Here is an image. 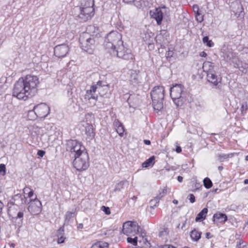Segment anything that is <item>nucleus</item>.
Returning <instances> with one entry per match:
<instances>
[{"instance_id": "obj_1", "label": "nucleus", "mask_w": 248, "mask_h": 248, "mask_svg": "<svg viewBox=\"0 0 248 248\" xmlns=\"http://www.w3.org/2000/svg\"><path fill=\"white\" fill-rule=\"evenodd\" d=\"M39 85V78L37 76L27 75L20 78L15 82L13 96L18 100L27 101L36 94Z\"/></svg>"}, {"instance_id": "obj_2", "label": "nucleus", "mask_w": 248, "mask_h": 248, "mask_svg": "<svg viewBox=\"0 0 248 248\" xmlns=\"http://www.w3.org/2000/svg\"><path fill=\"white\" fill-rule=\"evenodd\" d=\"M87 30L88 32L80 35L79 42L82 49L92 54L99 44L101 35L99 28L94 25L89 26Z\"/></svg>"}, {"instance_id": "obj_3", "label": "nucleus", "mask_w": 248, "mask_h": 248, "mask_svg": "<svg viewBox=\"0 0 248 248\" xmlns=\"http://www.w3.org/2000/svg\"><path fill=\"white\" fill-rule=\"evenodd\" d=\"M94 0H84L78 6L79 13L78 19L81 22L91 20L95 15Z\"/></svg>"}, {"instance_id": "obj_4", "label": "nucleus", "mask_w": 248, "mask_h": 248, "mask_svg": "<svg viewBox=\"0 0 248 248\" xmlns=\"http://www.w3.org/2000/svg\"><path fill=\"white\" fill-rule=\"evenodd\" d=\"M123 43L122 34L117 31H112L106 36L104 46L110 53H115V49Z\"/></svg>"}, {"instance_id": "obj_5", "label": "nucleus", "mask_w": 248, "mask_h": 248, "mask_svg": "<svg viewBox=\"0 0 248 248\" xmlns=\"http://www.w3.org/2000/svg\"><path fill=\"white\" fill-rule=\"evenodd\" d=\"M50 113V108L46 103H41L34 106L32 109L29 110L27 118L29 120H35L37 118H44Z\"/></svg>"}, {"instance_id": "obj_6", "label": "nucleus", "mask_w": 248, "mask_h": 248, "mask_svg": "<svg viewBox=\"0 0 248 248\" xmlns=\"http://www.w3.org/2000/svg\"><path fill=\"white\" fill-rule=\"evenodd\" d=\"M165 88L162 86H156L151 92L152 104L155 110L159 111L163 108Z\"/></svg>"}, {"instance_id": "obj_7", "label": "nucleus", "mask_w": 248, "mask_h": 248, "mask_svg": "<svg viewBox=\"0 0 248 248\" xmlns=\"http://www.w3.org/2000/svg\"><path fill=\"white\" fill-rule=\"evenodd\" d=\"M66 150L74 158L87 153L86 148L81 142L73 140L67 141Z\"/></svg>"}, {"instance_id": "obj_8", "label": "nucleus", "mask_w": 248, "mask_h": 248, "mask_svg": "<svg viewBox=\"0 0 248 248\" xmlns=\"http://www.w3.org/2000/svg\"><path fill=\"white\" fill-rule=\"evenodd\" d=\"M73 165L77 170L80 171L87 170L89 167L88 152L74 157Z\"/></svg>"}, {"instance_id": "obj_9", "label": "nucleus", "mask_w": 248, "mask_h": 248, "mask_svg": "<svg viewBox=\"0 0 248 248\" xmlns=\"http://www.w3.org/2000/svg\"><path fill=\"white\" fill-rule=\"evenodd\" d=\"M113 55H116L117 57L127 61H133L135 59V56L132 54L131 50L125 47L123 43L115 49V53H110Z\"/></svg>"}, {"instance_id": "obj_10", "label": "nucleus", "mask_w": 248, "mask_h": 248, "mask_svg": "<svg viewBox=\"0 0 248 248\" xmlns=\"http://www.w3.org/2000/svg\"><path fill=\"white\" fill-rule=\"evenodd\" d=\"M140 227L136 221H127L123 225V232L127 236H135L139 232Z\"/></svg>"}, {"instance_id": "obj_11", "label": "nucleus", "mask_w": 248, "mask_h": 248, "mask_svg": "<svg viewBox=\"0 0 248 248\" xmlns=\"http://www.w3.org/2000/svg\"><path fill=\"white\" fill-rule=\"evenodd\" d=\"M184 87L180 84H175L170 89V96L177 106H179V104H177L175 101L180 99Z\"/></svg>"}, {"instance_id": "obj_12", "label": "nucleus", "mask_w": 248, "mask_h": 248, "mask_svg": "<svg viewBox=\"0 0 248 248\" xmlns=\"http://www.w3.org/2000/svg\"><path fill=\"white\" fill-rule=\"evenodd\" d=\"M42 209L41 202L36 197L34 200L31 201L28 210L32 215H38L41 212Z\"/></svg>"}, {"instance_id": "obj_13", "label": "nucleus", "mask_w": 248, "mask_h": 248, "mask_svg": "<svg viewBox=\"0 0 248 248\" xmlns=\"http://www.w3.org/2000/svg\"><path fill=\"white\" fill-rule=\"evenodd\" d=\"M165 11V6L156 8L155 10L150 11V15L152 18L156 20L158 25L161 24L163 18V14Z\"/></svg>"}, {"instance_id": "obj_14", "label": "nucleus", "mask_w": 248, "mask_h": 248, "mask_svg": "<svg viewBox=\"0 0 248 248\" xmlns=\"http://www.w3.org/2000/svg\"><path fill=\"white\" fill-rule=\"evenodd\" d=\"M69 49V47L66 44L59 45L54 47V53L58 58H63L68 53Z\"/></svg>"}, {"instance_id": "obj_15", "label": "nucleus", "mask_w": 248, "mask_h": 248, "mask_svg": "<svg viewBox=\"0 0 248 248\" xmlns=\"http://www.w3.org/2000/svg\"><path fill=\"white\" fill-rule=\"evenodd\" d=\"M207 80L217 86L221 83L222 78L219 75H217L215 71L206 75Z\"/></svg>"}, {"instance_id": "obj_16", "label": "nucleus", "mask_w": 248, "mask_h": 248, "mask_svg": "<svg viewBox=\"0 0 248 248\" xmlns=\"http://www.w3.org/2000/svg\"><path fill=\"white\" fill-rule=\"evenodd\" d=\"M96 86H93L92 85L89 90H87L86 92L85 95V99L90 100L91 99L97 100L98 99V96L95 94L96 92Z\"/></svg>"}, {"instance_id": "obj_17", "label": "nucleus", "mask_w": 248, "mask_h": 248, "mask_svg": "<svg viewBox=\"0 0 248 248\" xmlns=\"http://www.w3.org/2000/svg\"><path fill=\"white\" fill-rule=\"evenodd\" d=\"M116 131L121 137L126 134L125 129L123 124L118 120H115L113 123Z\"/></svg>"}, {"instance_id": "obj_18", "label": "nucleus", "mask_w": 248, "mask_h": 248, "mask_svg": "<svg viewBox=\"0 0 248 248\" xmlns=\"http://www.w3.org/2000/svg\"><path fill=\"white\" fill-rule=\"evenodd\" d=\"M169 35L165 31H161L160 33L158 34L155 38L156 43L162 46L167 42V38Z\"/></svg>"}, {"instance_id": "obj_19", "label": "nucleus", "mask_w": 248, "mask_h": 248, "mask_svg": "<svg viewBox=\"0 0 248 248\" xmlns=\"http://www.w3.org/2000/svg\"><path fill=\"white\" fill-rule=\"evenodd\" d=\"M85 132L87 137L90 140L94 138L95 132L94 128L92 124H86L85 126Z\"/></svg>"}, {"instance_id": "obj_20", "label": "nucleus", "mask_w": 248, "mask_h": 248, "mask_svg": "<svg viewBox=\"0 0 248 248\" xmlns=\"http://www.w3.org/2000/svg\"><path fill=\"white\" fill-rule=\"evenodd\" d=\"M23 216V211H19L18 212L17 216L13 218L12 221L15 224L16 226L18 227H20L22 226Z\"/></svg>"}, {"instance_id": "obj_21", "label": "nucleus", "mask_w": 248, "mask_h": 248, "mask_svg": "<svg viewBox=\"0 0 248 248\" xmlns=\"http://www.w3.org/2000/svg\"><path fill=\"white\" fill-rule=\"evenodd\" d=\"M140 77L136 71H132L130 74V81L134 85H136L140 82Z\"/></svg>"}, {"instance_id": "obj_22", "label": "nucleus", "mask_w": 248, "mask_h": 248, "mask_svg": "<svg viewBox=\"0 0 248 248\" xmlns=\"http://www.w3.org/2000/svg\"><path fill=\"white\" fill-rule=\"evenodd\" d=\"M227 216L225 214L221 213H217L213 216V221L214 222L217 220V221L219 222L224 223L227 220Z\"/></svg>"}, {"instance_id": "obj_23", "label": "nucleus", "mask_w": 248, "mask_h": 248, "mask_svg": "<svg viewBox=\"0 0 248 248\" xmlns=\"http://www.w3.org/2000/svg\"><path fill=\"white\" fill-rule=\"evenodd\" d=\"M214 63L210 62H205L203 63L202 69L206 75L215 71Z\"/></svg>"}, {"instance_id": "obj_24", "label": "nucleus", "mask_w": 248, "mask_h": 248, "mask_svg": "<svg viewBox=\"0 0 248 248\" xmlns=\"http://www.w3.org/2000/svg\"><path fill=\"white\" fill-rule=\"evenodd\" d=\"M208 210L207 208H204L197 216L195 218L196 222H200L204 220L206 217Z\"/></svg>"}, {"instance_id": "obj_25", "label": "nucleus", "mask_w": 248, "mask_h": 248, "mask_svg": "<svg viewBox=\"0 0 248 248\" xmlns=\"http://www.w3.org/2000/svg\"><path fill=\"white\" fill-rule=\"evenodd\" d=\"M23 196L25 198H31L34 195L33 190L29 186H26L23 189Z\"/></svg>"}, {"instance_id": "obj_26", "label": "nucleus", "mask_w": 248, "mask_h": 248, "mask_svg": "<svg viewBox=\"0 0 248 248\" xmlns=\"http://www.w3.org/2000/svg\"><path fill=\"white\" fill-rule=\"evenodd\" d=\"M202 232L196 229L190 232V237L194 241H198L201 237Z\"/></svg>"}, {"instance_id": "obj_27", "label": "nucleus", "mask_w": 248, "mask_h": 248, "mask_svg": "<svg viewBox=\"0 0 248 248\" xmlns=\"http://www.w3.org/2000/svg\"><path fill=\"white\" fill-rule=\"evenodd\" d=\"M155 157L154 155L151 156L149 158L147 159L142 164L143 168H148L149 167L153 166L155 163Z\"/></svg>"}, {"instance_id": "obj_28", "label": "nucleus", "mask_w": 248, "mask_h": 248, "mask_svg": "<svg viewBox=\"0 0 248 248\" xmlns=\"http://www.w3.org/2000/svg\"><path fill=\"white\" fill-rule=\"evenodd\" d=\"M167 193V190L166 188L163 189L161 192L157 195L153 200L150 201L152 203L153 202H155L156 203H159V200L163 197H164Z\"/></svg>"}, {"instance_id": "obj_29", "label": "nucleus", "mask_w": 248, "mask_h": 248, "mask_svg": "<svg viewBox=\"0 0 248 248\" xmlns=\"http://www.w3.org/2000/svg\"><path fill=\"white\" fill-rule=\"evenodd\" d=\"M151 0H134V4L138 8L148 6V3Z\"/></svg>"}, {"instance_id": "obj_30", "label": "nucleus", "mask_w": 248, "mask_h": 248, "mask_svg": "<svg viewBox=\"0 0 248 248\" xmlns=\"http://www.w3.org/2000/svg\"><path fill=\"white\" fill-rule=\"evenodd\" d=\"M108 244L105 242L98 241L93 244L91 248H108Z\"/></svg>"}, {"instance_id": "obj_31", "label": "nucleus", "mask_w": 248, "mask_h": 248, "mask_svg": "<svg viewBox=\"0 0 248 248\" xmlns=\"http://www.w3.org/2000/svg\"><path fill=\"white\" fill-rule=\"evenodd\" d=\"M202 41L204 44H205L209 47H213L214 46V42L212 40H209L208 36L204 37L202 39Z\"/></svg>"}, {"instance_id": "obj_32", "label": "nucleus", "mask_w": 248, "mask_h": 248, "mask_svg": "<svg viewBox=\"0 0 248 248\" xmlns=\"http://www.w3.org/2000/svg\"><path fill=\"white\" fill-rule=\"evenodd\" d=\"M203 185L204 187L207 189L210 188L213 186L211 180L208 177L204 179Z\"/></svg>"}, {"instance_id": "obj_33", "label": "nucleus", "mask_w": 248, "mask_h": 248, "mask_svg": "<svg viewBox=\"0 0 248 248\" xmlns=\"http://www.w3.org/2000/svg\"><path fill=\"white\" fill-rule=\"evenodd\" d=\"M75 215V212L67 211L65 215V221H69L71 218H72Z\"/></svg>"}, {"instance_id": "obj_34", "label": "nucleus", "mask_w": 248, "mask_h": 248, "mask_svg": "<svg viewBox=\"0 0 248 248\" xmlns=\"http://www.w3.org/2000/svg\"><path fill=\"white\" fill-rule=\"evenodd\" d=\"M137 239H138V238L137 236L133 238H132L130 237H128L127 238V241L128 243H131L134 246H137V242H138Z\"/></svg>"}, {"instance_id": "obj_35", "label": "nucleus", "mask_w": 248, "mask_h": 248, "mask_svg": "<svg viewBox=\"0 0 248 248\" xmlns=\"http://www.w3.org/2000/svg\"><path fill=\"white\" fill-rule=\"evenodd\" d=\"M174 55V49L170 50L169 49L168 51L166 53V57L167 60H169L172 58Z\"/></svg>"}, {"instance_id": "obj_36", "label": "nucleus", "mask_w": 248, "mask_h": 248, "mask_svg": "<svg viewBox=\"0 0 248 248\" xmlns=\"http://www.w3.org/2000/svg\"><path fill=\"white\" fill-rule=\"evenodd\" d=\"M125 181H121L119 183H118L115 187V190H120L121 189L124 188V184Z\"/></svg>"}, {"instance_id": "obj_37", "label": "nucleus", "mask_w": 248, "mask_h": 248, "mask_svg": "<svg viewBox=\"0 0 248 248\" xmlns=\"http://www.w3.org/2000/svg\"><path fill=\"white\" fill-rule=\"evenodd\" d=\"M6 174V167L3 164H0V174L4 176Z\"/></svg>"}, {"instance_id": "obj_38", "label": "nucleus", "mask_w": 248, "mask_h": 248, "mask_svg": "<svg viewBox=\"0 0 248 248\" xmlns=\"http://www.w3.org/2000/svg\"><path fill=\"white\" fill-rule=\"evenodd\" d=\"M195 17L197 21L199 22H202L203 20V16L199 13L195 14Z\"/></svg>"}, {"instance_id": "obj_39", "label": "nucleus", "mask_w": 248, "mask_h": 248, "mask_svg": "<svg viewBox=\"0 0 248 248\" xmlns=\"http://www.w3.org/2000/svg\"><path fill=\"white\" fill-rule=\"evenodd\" d=\"M101 209L107 215H109L110 214V210L109 208L108 207H106L105 206H102V207H101Z\"/></svg>"}, {"instance_id": "obj_40", "label": "nucleus", "mask_w": 248, "mask_h": 248, "mask_svg": "<svg viewBox=\"0 0 248 248\" xmlns=\"http://www.w3.org/2000/svg\"><path fill=\"white\" fill-rule=\"evenodd\" d=\"M192 8H193V10L194 12L195 13V14L200 13L199 12V6L198 5H197V4L193 5Z\"/></svg>"}, {"instance_id": "obj_41", "label": "nucleus", "mask_w": 248, "mask_h": 248, "mask_svg": "<svg viewBox=\"0 0 248 248\" xmlns=\"http://www.w3.org/2000/svg\"><path fill=\"white\" fill-rule=\"evenodd\" d=\"M189 200L191 203H194L195 202V197L193 194H190L188 196Z\"/></svg>"}, {"instance_id": "obj_42", "label": "nucleus", "mask_w": 248, "mask_h": 248, "mask_svg": "<svg viewBox=\"0 0 248 248\" xmlns=\"http://www.w3.org/2000/svg\"><path fill=\"white\" fill-rule=\"evenodd\" d=\"M65 239V237L63 236H61V237L58 238L57 242L59 244L62 243L64 242Z\"/></svg>"}, {"instance_id": "obj_43", "label": "nucleus", "mask_w": 248, "mask_h": 248, "mask_svg": "<svg viewBox=\"0 0 248 248\" xmlns=\"http://www.w3.org/2000/svg\"><path fill=\"white\" fill-rule=\"evenodd\" d=\"M102 81L101 80H99L97 82L96 84H93V86H96V89H97V88L98 87H102L103 86L102 85Z\"/></svg>"}, {"instance_id": "obj_44", "label": "nucleus", "mask_w": 248, "mask_h": 248, "mask_svg": "<svg viewBox=\"0 0 248 248\" xmlns=\"http://www.w3.org/2000/svg\"><path fill=\"white\" fill-rule=\"evenodd\" d=\"M45 151L40 150L37 152V155L40 157H43L45 155Z\"/></svg>"}, {"instance_id": "obj_45", "label": "nucleus", "mask_w": 248, "mask_h": 248, "mask_svg": "<svg viewBox=\"0 0 248 248\" xmlns=\"http://www.w3.org/2000/svg\"><path fill=\"white\" fill-rule=\"evenodd\" d=\"M160 248H176L175 247L170 245V244H166L162 246Z\"/></svg>"}, {"instance_id": "obj_46", "label": "nucleus", "mask_w": 248, "mask_h": 248, "mask_svg": "<svg viewBox=\"0 0 248 248\" xmlns=\"http://www.w3.org/2000/svg\"><path fill=\"white\" fill-rule=\"evenodd\" d=\"M243 244V241L242 240H240L237 244L236 247L237 248H244V247H242L241 245Z\"/></svg>"}, {"instance_id": "obj_47", "label": "nucleus", "mask_w": 248, "mask_h": 248, "mask_svg": "<svg viewBox=\"0 0 248 248\" xmlns=\"http://www.w3.org/2000/svg\"><path fill=\"white\" fill-rule=\"evenodd\" d=\"M176 144H177V145H176L175 151L177 153H180L182 152L181 147L179 145H178L177 143H176Z\"/></svg>"}, {"instance_id": "obj_48", "label": "nucleus", "mask_w": 248, "mask_h": 248, "mask_svg": "<svg viewBox=\"0 0 248 248\" xmlns=\"http://www.w3.org/2000/svg\"><path fill=\"white\" fill-rule=\"evenodd\" d=\"M4 91V85L0 83V95Z\"/></svg>"}, {"instance_id": "obj_49", "label": "nucleus", "mask_w": 248, "mask_h": 248, "mask_svg": "<svg viewBox=\"0 0 248 248\" xmlns=\"http://www.w3.org/2000/svg\"><path fill=\"white\" fill-rule=\"evenodd\" d=\"M241 108L243 109H245V110H247V109H248V104H247V103H246L245 104H243Z\"/></svg>"}, {"instance_id": "obj_50", "label": "nucleus", "mask_w": 248, "mask_h": 248, "mask_svg": "<svg viewBox=\"0 0 248 248\" xmlns=\"http://www.w3.org/2000/svg\"><path fill=\"white\" fill-rule=\"evenodd\" d=\"M143 142L146 145H149L151 144V141L150 140H143Z\"/></svg>"}, {"instance_id": "obj_51", "label": "nucleus", "mask_w": 248, "mask_h": 248, "mask_svg": "<svg viewBox=\"0 0 248 248\" xmlns=\"http://www.w3.org/2000/svg\"><path fill=\"white\" fill-rule=\"evenodd\" d=\"M3 207V203L1 201H0V213H1Z\"/></svg>"}, {"instance_id": "obj_52", "label": "nucleus", "mask_w": 248, "mask_h": 248, "mask_svg": "<svg viewBox=\"0 0 248 248\" xmlns=\"http://www.w3.org/2000/svg\"><path fill=\"white\" fill-rule=\"evenodd\" d=\"M183 180V177L181 176H178L177 177V180L179 182L181 183L182 182Z\"/></svg>"}, {"instance_id": "obj_53", "label": "nucleus", "mask_w": 248, "mask_h": 248, "mask_svg": "<svg viewBox=\"0 0 248 248\" xmlns=\"http://www.w3.org/2000/svg\"><path fill=\"white\" fill-rule=\"evenodd\" d=\"M123 1L126 3H129L132 2L134 3V0H123Z\"/></svg>"}, {"instance_id": "obj_54", "label": "nucleus", "mask_w": 248, "mask_h": 248, "mask_svg": "<svg viewBox=\"0 0 248 248\" xmlns=\"http://www.w3.org/2000/svg\"><path fill=\"white\" fill-rule=\"evenodd\" d=\"M146 42V44L148 45H150L152 44V41H150V40L149 41H145Z\"/></svg>"}, {"instance_id": "obj_55", "label": "nucleus", "mask_w": 248, "mask_h": 248, "mask_svg": "<svg viewBox=\"0 0 248 248\" xmlns=\"http://www.w3.org/2000/svg\"><path fill=\"white\" fill-rule=\"evenodd\" d=\"M201 56L202 57H205L206 56V53L204 52H202V54H201Z\"/></svg>"}, {"instance_id": "obj_56", "label": "nucleus", "mask_w": 248, "mask_h": 248, "mask_svg": "<svg viewBox=\"0 0 248 248\" xmlns=\"http://www.w3.org/2000/svg\"><path fill=\"white\" fill-rule=\"evenodd\" d=\"M244 183L245 185L248 184V179H246L244 180Z\"/></svg>"}, {"instance_id": "obj_57", "label": "nucleus", "mask_w": 248, "mask_h": 248, "mask_svg": "<svg viewBox=\"0 0 248 248\" xmlns=\"http://www.w3.org/2000/svg\"><path fill=\"white\" fill-rule=\"evenodd\" d=\"M186 221H184L183 223V225H182V226L181 227V229H183L184 227H185V225H186Z\"/></svg>"}, {"instance_id": "obj_58", "label": "nucleus", "mask_w": 248, "mask_h": 248, "mask_svg": "<svg viewBox=\"0 0 248 248\" xmlns=\"http://www.w3.org/2000/svg\"><path fill=\"white\" fill-rule=\"evenodd\" d=\"M83 227V225L82 224H80L78 226V228H81V229H82Z\"/></svg>"}, {"instance_id": "obj_59", "label": "nucleus", "mask_w": 248, "mask_h": 248, "mask_svg": "<svg viewBox=\"0 0 248 248\" xmlns=\"http://www.w3.org/2000/svg\"><path fill=\"white\" fill-rule=\"evenodd\" d=\"M137 199V197L136 196H134L132 198V199L133 200H136Z\"/></svg>"}, {"instance_id": "obj_60", "label": "nucleus", "mask_w": 248, "mask_h": 248, "mask_svg": "<svg viewBox=\"0 0 248 248\" xmlns=\"http://www.w3.org/2000/svg\"><path fill=\"white\" fill-rule=\"evenodd\" d=\"M175 102H176L177 104H179V106L180 105V99H178V100H177L176 101H175Z\"/></svg>"}, {"instance_id": "obj_61", "label": "nucleus", "mask_w": 248, "mask_h": 248, "mask_svg": "<svg viewBox=\"0 0 248 248\" xmlns=\"http://www.w3.org/2000/svg\"><path fill=\"white\" fill-rule=\"evenodd\" d=\"M210 234V232H207V233H206V237H207V238H209L208 236H209Z\"/></svg>"}, {"instance_id": "obj_62", "label": "nucleus", "mask_w": 248, "mask_h": 248, "mask_svg": "<svg viewBox=\"0 0 248 248\" xmlns=\"http://www.w3.org/2000/svg\"><path fill=\"white\" fill-rule=\"evenodd\" d=\"M245 160L246 161H248V155L245 157Z\"/></svg>"}, {"instance_id": "obj_63", "label": "nucleus", "mask_w": 248, "mask_h": 248, "mask_svg": "<svg viewBox=\"0 0 248 248\" xmlns=\"http://www.w3.org/2000/svg\"><path fill=\"white\" fill-rule=\"evenodd\" d=\"M173 203H177V202H178L177 201H176V200H174L173 201Z\"/></svg>"}]
</instances>
